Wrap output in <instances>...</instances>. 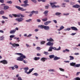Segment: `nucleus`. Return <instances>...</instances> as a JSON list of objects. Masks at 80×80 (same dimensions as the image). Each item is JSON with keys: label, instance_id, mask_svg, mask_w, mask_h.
Returning <instances> with one entry per match:
<instances>
[{"label": "nucleus", "instance_id": "nucleus-1", "mask_svg": "<svg viewBox=\"0 0 80 80\" xmlns=\"http://www.w3.org/2000/svg\"><path fill=\"white\" fill-rule=\"evenodd\" d=\"M52 50H56L57 51L60 50V47H59V48L57 49L55 47H53V46H50L48 50V52H52Z\"/></svg>", "mask_w": 80, "mask_h": 80}, {"label": "nucleus", "instance_id": "nucleus-2", "mask_svg": "<svg viewBox=\"0 0 80 80\" xmlns=\"http://www.w3.org/2000/svg\"><path fill=\"white\" fill-rule=\"evenodd\" d=\"M38 27H40V28H41V29H43V28L45 30H50V27L48 26L42 25H39Z\"/></svg>", "mask_w": 80, "mask_h": 80}, {"label": "nucleus", "instance_id": "nucleus-3", "mask_svg": "<svg viewBox=\"0 0 80 80\" xmlns=\"http://www.w3.org/2000/svg\"><path fill=\"white\" fill-rule=\"evenodd\" d=\"M26 58V56L23 54H22L20 55V56L17 58V60L18 61H22L23 60V59Z\"/></svg>", "mask_w": 80, "mask_h": 80}, {"label": "nucleus", "instance_id": "nucleus-4", "mask_svg": "<svg viewBox=\"0 0 80 80\" xmlns=\"http://www.w3.org/2000/svg\"><path fill=\"white\" fill-rule=\"evenodd\" d=\"M50 4L52 8H59L60 7V6L58 5L56 6L55 5V4H57V2H50Z\"/></svg>", "mask_w": 80, "mask_h": 80}, {"label": "nucleus", "instance_id": "nucleus-5", "mask_svg": "<svg viewBox=\"0 0 80 80\" xmlns=\"http://www.w3.org/2000/svg\"><path fill=\"white\" fill-rule=\"evenodd\" d=\"M28 2V0H25L23 1V3L24 4H21V5L22 7H27V6H29V4H27Z\"/></svg>", "mask_w": 80, "mask_h": 80}, {"label": "nucleus", "instance_id": "nucleus-6", "mask_svg": "<svg viewBox=\"0 0 80 80\" xmlns=\"http://www.w3.org/2000/svg\"><path fill=\"white\" fill-rule=\"evenodd\" d=\"M15 7L16 8H17V9H18V10H21V11H26V10H27V9H23V8H21L20 7V6H16Z\"/></svg>", "mask_w": 80, "mask_h": 80}, {"label": "nucleus", "instance_id": "nucleus-7", "mask_svg": "<svg viewBox=\"0 0 80 80\" xmlns=\"http://www.w3.org/2000/svg\"><path fill=\"white\" fill-rule=\"evenodd\" d=\"M15 20L16 21L19 22H23V21L24 20V18H16Z\"/></svg>", "mask_w": 80, "mask_h": 80}, {"label": "nucleus", "instance_id": "nucleus-8", "mask_svg": "<svg viewBox=\"0 0 80 80\" xmlns=\"http://www.w3.org/2000/svg\"><path fill=\"white\" fill-rule=\"evenodd\" d=\"M9 44H10V45H12V46L14 48L16 47H19V46H20L19 44L16 43H12V42H10Z\"/></svg>", "mask_w": 80, "mask_h": 80}, {"label": "nucleus", "instance_id": "nucleus-9", "mask_svg": "<svg viewBox=\"0 0 80 80\" xmlns=\"http://www.w3.org/2000/svg\"><path fill=\"white\" fill-rule=\"evenodd\" d=\"M0 62V63H2L3 64H4V65L8 64V61L7 60H5L1 61Z\"/></svg>", "mask_w": 80, "mask_h": 80}, {"label": "nucleus", "instance_id": "nucleus-10", "mask_svg": "<svg viewBox=\"0 0 80 80\" xmlns=\"http://www.w3.org/2000/svg\"><path fill=\"white\" fill-rule=\"evenodd\" d=\"M47 60V58L45 57H43L41 58L40 60L42 62H45L46 60Z\"/></svg>", "mask_w": 80, "mask_h": 80}, {"label": "nucleus", "instance_id": "nucleus-11", "mask_svg": "<svg viewBox=\"0 0 80 80\" xmlns=\"http://www.w3.org/2000/svg\"><path fill=\"white\" fill-rule=\"evenodd\" d=\"M48 46H53V42H48L46 44Z\"/></svg>", "mask_w": 80, "mask_h": 80}, {"label": "nucleus", "instance_id": "nucleus-12", "mask_svg": "<svg viewBox=\"0 0 80 80\" xmlns=\"http://www.w3.org/2000/svg\"><path fill=\"white\" fill-rule=\"evenodd\" d=\"M72 7L73 8H80V5L77 4L74 5L72 6Z\"/></svg>", "mask_w": 80, "mask_h": 80}, {"label": "nucleus", "instance_id": "nucleus-13", "mask_svg": "<svg viewBox=\"0 0 80 80\" xmlns=\"http://www.w3.org/2000/svg\"><path fill=\"white\" fill-rule=\"evenodd\" d=\"M51 22H52V21H48L44 23V25H46V26L48 25L49 24V23H50Z\"/></svg>", "mask_w": 80, "mask_h": 80}, {"label": "nucleus", "instance_id": "nucleus-14", "mask_svg": "<svg viewBox=\"0 0 80 80\" xmlns=\"http://www.w3.org/2000/svg\"><path fill=\"white\" fill-rule=\"evenodd\" d=\"M29 69V68L28 67H27L26 68H24V70H25L24 72L25 73H27V74H28V72H27V71Z\"/></svg>", "mask_w": 80, "mask_h": 80}, {"label": "nucleus", "instance_id": "nucleus-15", "mask_svg": "<svg viewBox=\"0 0 80 80\" xmlns=\"http://www.w3.org/2000/svg\"><path fill=\"white\" fill-rule=\"evenodd\" d=\"M71 29H72V30L77 31L78 30V29L77 28L75 27H71Z\"/></svg>", "mask_w": 80, "mask_h": 80}, {"label": "nucleus", "instance_id": "nucleus-16", "mask_svg": "<svg viewBox=\"0 0 80 80\" xmlns=\"http://www.w3.org/2000/svg\"><path fill=\"white\" fill-rule=\"evenodd\" d=\"M16 32V30L15 29H14L12 30H11L9 32V33L11 34H12L13 33H15Z\"/></svg>", "mask_w": 80, "mask_h": 80}, {"label": "nucleus", "instance_id": "nucleus-17", "mask_svg": "<svg viewBox=\"0 0 80 80\" xmlns=\"http://www.w3.org/2000/svg\"><path fill=\"white\" fill-rule=\"evenodd\" d=\"M70 65L71 66H73L75 67V66L76 65V62H70Z\"/></svg>", "mask_w": 80, "mask_h": 80}, {"label": "nucleus", "instance_id": "nucleus-18", "mask_svg": "<svg viewBox=\"0 0 80 80\" xmlns=\"http://www.w3.org/2000/svg\"><path fill=\"white\" fill-rule=\"evenodd\" d=\"M59 59H60V58L58 57L57 56H55V57H54L53 58V60L55 61H56V60H59Z\"/></svg>", "mask_w": 80, "mask_h": 80}, {"label": "nucleus", "instance_id": "nucleus-19", "mask_svg": "<svg viewBox=\"0 0 80 80\" xmlns=\"http://www.w3.org/2000/svg\"><path fill=\"white\" fill-rule=\"evenodd\" d=\"M49 72H56V71L54 69H50L48 70Z\"/></svg>", "mask_w": 80, "mask_h": 80}, {"label": "nucleus", "instance_id": "nucleus-20", "mask_svg": "<svg viewBox=\"0 0 80 80\" xmlns=\"http://www.w3.org/2000/svg\"><path fill=\"white\" fill-rule=\"evenodd\" d=\"M48 13V11H45L44 12V14H45V16H47L48 15V14H47Z\"/></svg>", "mask_w": 80, "mask_h": 80}, {"label": "nucleus", "instance_id": "nucleus-21", "mask_svg": "<svg viewBox=\"0 0 80 80\" xmlns=\"http://www.w3.org/2000/svg\"><path fill=\"white\" fill-rule=\"evenodd\" d=\"M49 57L50 58H51V59H52V58H54V57H55V55H54L53 54L50 55L49 56Z\"/></svg>", "mask_w": 80, "mask_h": 80}, {"label": "nucleus", "instance_id": "nucleus-22", "mask_svg": "<svg viewBox=\"0 0 80 80\" xmlns=\"http://www.w3.org/2000/svg\"><path fill=\"white\" fill-rule=\"evenodd\" d=\"M12 15L14 16L15 17H18V18H19V14H12Z\"/></svg>", "mask_w": 80, "mask_h": 80}, {"label": "nucleus", "instance_id": "nucleus-23", "mask_svg": "<svg viewBox=\"0 0 80 80\" xmlns=\"http://www.w3.org/2000/svg\"><path fill=\"white\" fill-rule=\"evenodd\" d=\"M33 70H34V68H32V69H29V72H28V74H30L31 73V72H32V71Z\"/></svg>", "mask_w": 80, "mask_h": 80}, {"label": "nucleus", "instance_id": "nucleus-24", "mask_svg": "<svg viewBox=\"0 0 80 80\" xmlns=\"http://www.w3.org/2000/svg\"><path fill=\"white\" fill-rule=\"evenodd\" d=\"M4 38H5V37H4V36L2 35L0 37V40L3 41L4 40Z\"/></svg>", "mask_w": 80, "mask_h": 80}, {"label": "nucleus", "instance_id": "nucleus-25", "mask_svg": "<svg viewBox=\"0 0 80 80\" xmlns=\"http://www.w3.org/2000/svg\"><path fill=\"white\" fill-rule=\"evenodd\" d=\"M40 58L39 57H35L34 58L33 60H36V61H37V60H38Z\"/></svg>", "mask_w": 80, "mask_h": 80}, {"label": "nucleus", "instance_id": "nucleus-26", "mask_svg": "<svg viewBox=\"0 0 80 80\" xmlns=\"http://www.w3.org/2000/svg\"><path fill=\"white\" fill-rule=\"evenodd\" d=\"M4 10H7V9H8V8H9V7L7 6H4Z\"/></svg>", "mask_w": 80, "mask_h": 80}, {"label": "nucleus", "instance_id": "nucleus-27", "mask_svg": "<svg viewBox=\"0 0 80 80\" xmlns=\"http://www.w3.org/2000/svg\"><path fill=\"white\" fill-rule=\"evenodd\" d=\"M42 21L43 22H47L48 20V18H44L42 19Z\"/></svg>", "mask_w": 80, "mask_h": 80}, {"label": "nucleus", "instance_id": "nucleus-28", "mask_svg": "<svg viewBox=\"0 0 80 80\" xmlns=\"http://www.w3.org/2000/svg\"><path fill=\"white\" fill-rule=\"evenodd\" d=\"M19 18L20 17V16L22 17V18H23L24 17H25V16L24 15H22V14L19 13Z\"/></svg>", "mask_w": 80, "mask_h": 80}, {"label": "nucleus", "instance_id": "nucleus-29", "mask_svg": "<svg viewBox=\"0 0 80 80\" xmlns=\"http://www.w3.org/2000/svg\"><path fill=\"white\" fill-rule=\"evenodd\" d=\"M43 53L45 55H49V53L46 51H44V52H43Z\"/></svg>", "mask_w": 80, "mask_h": 80}, {"label": "nucleus", "instance_id": "nucleus-30", "mask_svg": "<svg viewBox=\"0 0 80 80\" xmlns=\"http://www.w3.org/2000/svg\"><path fill=\"white\" fill-rule=\"evenodd\" d=\"M69 58H70L69 59L70 60H73L74 59V58L73 57V56H70Z\"/></svg>", "mask_w": 80, "mask_h": 80}, {"label": "nucleus", "instance_id": "nucleus-31", "mask_svg": "<svg viewBox=\"0 0 80 80\" xmlns=\"http://www.w3.org/2000/svg\"><path fill=\"white\" fill-rule=\"evenodd\" d=\"M80 67V64H75V68H78Z\"/></svg>", "mask_w": 80, "mask_h": 80}, {"label": "nucleus", "instance_id": "nucleus-32", "mask_svg": "<svg viewBox=\"0 0 80 80\" xmlns=\"http://www.w3.org/2000/svg\"><path fill=\"white\" fill-rule=\"evenodd\" d=\"M55 15L57 16H59V15H60V12H57L55 13Z\"/></svg>", "mask_w": 80, "mask_h": 80}, {"label": "nucleus", "instance_id": "nucleus-33", "mask_svg": "<svg viewBox=\"0 0 80 80\" xmlns=\"http://www.w3.org/2000/svg\"><path fill=\"white\" fill-rule=\"evenodd\" d=\"M33 75H35L36 77H37V76H38V74L37 73V72H35L34 74H32Z\"/></svg>", "mask_w": 80, "mask_h": 80}, {"label": "nucleus", "instance_id": "nucleus-34", "mask_svg": "<svg viewBox=\"0 0 80 80\" xmlns=\"http://www.w3.org/2000/svg\"><path fill=\"white\" fill-rule=\"evenodd\" d=\"M7 3H9V4H12V2L11 1H8L7 2Z\"/></svg>", "mask_w": 80, "mask_h": 80}, {"label": "nucleus", "instance_id": "nucleus-35", "mask_svg": "<svg viewBox=\"0 0 80 80\" xmlns=\"http://www.w3.org/2000/svg\"><path fill=\"white\" fill-rule=\"evenodd\" d=\"M50 7V5L48 4L47 6H45V9H48V8Z\"/></svg>", "mask_w": 80, "mask_h": 80}, {"label": "nucleus", "instance_id": "nucleus-36", "mask_svg": "<svg viewBox=\"0 0 80 80\" xmlns=\"http://www.w3.org/2000/svg\"><path fill=\"white\" fill-rule=\"evenodd\" d=\"M32 21V19H29L28 20H26V22H30Z\"/></svg>", "mask_w": 80, "mask_h": 80}, {"label": "nucleus", "instance_id": "nucleus-37", "mask_svg": "<svg viewBox=\"0 0 80 80\" xmlns=\"http://www.w3.org/2000/svg\"><path fill=\"white\" fill-rule=\"evenodd\" d=\"M22 61L23 63H25V64H26V63H28V61H26L25 60H24L23 59V60Z\"/></svg>", "mask_w": 80, "mask_h": 80}, {"label": "nucleus", "instance_id": "nucleus-38", "mask_svg": "<svg viewBox=\"0 0 80 80\" xmlns=\"http://www.w3.org/2000/svg\"><path fill=\"white\" fill-rule=\"evenodd\" d=\"M14 67L16 69H18V66L17 65H14Z\"/></svg>", "mask_w": 80, "mask_h": 80}, {"label": "nucleus", "instance_id": "nucleus-39", "mask_svg": "<svg viewBox=\"0 0 80 80\" xmlns=\"http://www.w3.org/2000/svg\"><path fill=\"white\" fill-rule=\"evenodd\" d=\"M2 18L3 19H8V18H7V17H5L4 16H2Z\"/></svg>", "mask_w": 80, "mask_h": 80}, {"label": "nucleus", "instance_id": "nucleus-40", "mask_svg": "<svg viewBox=\"0 0 80 80\" xmlns=\"http://www.w3.org/2000/svg\"><path fill=\"white\" fill-rule=\"evenodd\" d=\"M4 14V11H0V14L1 15H3Z\"/></svg>", "mask_w": 80, "mask_h": 80}, {"label": "nucleus", "instance_id": "nucleus-41", "mask_svg": "<svg viewBox=\"0 0 80 80\" xmlns=\"http://www.w3.org/2000/svg\"><path fill=\"white\" fill-rule=\"evenodd\" d=\"M50 42H54V40L52 39V38H50Z\"/></svg>", "mask_w": 80, "mask_h": 80}, {"label": "nucleus", "instance_id": "nucleus-42", "mask_svg": "<svg viewBox=\"0 0 80 80\" xmlns=\"http://www.w3.org/2000/svg\"><path fill=\"white\" fill-rule=\"evenodd\" d=\"M45 42L44 41H42L41 42V45H43V44H45Z\"/></svg>", "mask_w": 80, "mask_h": 80}, {"label": "nucleus", "instance_id": "nucleus-43", "mask_svg": "<svg viewBox=\"0 0 80 80\" xmlns=\"http://www.w3.org/2000/svg\"><path fill=\"white\" fill-rule=\"evenodd\" d=\"M32 2H33V3H36L37 2V1L36 0H31Z\"/></svg>", "mask_w": 80, "mask_h": 80}, {"label": "nucleus", "instance_id": "nucleus-44", "mask_svg": "<svg viewBox=\"0 0 80 80\" xmlns=\"http://www.w3.org/2000/svg\"><path fill=\"white\" fill-rule=\"evenodd\" d=\"M23 54L22 53H15V55H19L20 56L21 55H22Z\"/></svg>", "mask_w": 80, "mask_h": 80}, {"label": "nucleus", "instance_id": "nucleus-45", "mask_svg": "<svg viewBox=\"0 0 80 80\" xmlns=\"http://www.w3.org/2000/svg\"><path fill=\"white\" fill-rule=\"evenodd\" d=\"M36 49L37 50L40 51V47H37L36 48Z\"/></svg>", "mask_w": 80, "mask_h": 80}, {"label": "nucleus", "instance_id": "nucleus-46", "mask_svg": "<svg viewBox=\"0 0 80 80\" xmlns=\"http://www.w3.org/2000/svg\"><path fill=\"white\" fill-rule=\"evenodd\" d=\"M74 79L75 80H80V78L79 77L76 78Z\"/></svg>", "mask_w": 80, "mask_h": 80}, {"label": "nucleus", "instance_id": "nucleus-47", "mask_svg": "<svg viewBox=\"0 0 80 80\" xmlns=\"http://www.w3.org/2000/svg\"><path fill=\"white\" fill-rule=\"evenodd\" d=\"M15 37V35H10L9 37L11 38H13L14 37Z\"/></svg>", "mask_w": 80, "mask_h": 80}, {"label": "nucleus", "instance_id": "nucleus-48", "mask_svg": "<svg viewBox=\"0 0 80 80\" xmlns=\"http://www.w3.org/2000/svg\"><path fill=\"white\" fill-rule=\"evenodd\" d=\"M64 29V27L63 26H61L60 27V30H62Z\"/></svg>", "mask_w": 80, "mask_h": 80}, {"label": "nucleus", "instance_id": "nucleus-49", "mask_svg": "<svg viewBox=\"0 0 80 80\" xmlns=\"http://www.w3.org/2000/svg\"><path fill=\"white\" fill-rule=\"evenodd\" d=\"M63 15L65 16H67L69 15V13H64Z\"/></svg>", "mask_w": 80, "mask_h": 80}, {"label": "nucleus", "instance_id": "nucleus-50", "mask_svg": "<svg viewBox=\"0 0 80 80\" xmlns=\"http://www.w3.org/2000/svg\"><path fill=\"white\" fill-rule=\"evenodd\" d=\"M60 71H61L63 72L65 71V70L64 69H62V68H60Z\"/></svg>", "mask_w": 80, "mask_h": 80}, {"label": "nucleus", "instance_id": "nucleus-51", "mask_svg": "<svg viewBox=\"0 0 80 80\" xmlns=\"http://www.w3.org/2000/svg\"><path fill=\"white\" fill-rule=\"evenodd\" d=\"M34 13L36 14H38V11H34Z\"/></svg>", "mask_w": 80, "mask_h": 80}, {"label": "nucleus", "instance_id": "nucleus-52", "mask_svg": "<svg viewBox=\"0 0 80 80\" xmlns=\"http://www.w3.org/2000/svg\"><path fill=\"white\" fill-rule=\"evenodd\" d=\"M0 2L3 3H4V1L3 0H0Z\"/></svg>", "mask_w": 80, "mask_h": 80}, {"label": "nucleus", "instance_id": "nucleus-53", "mask_svg": "<svg viewBox=\"0 0 80 80\" xmlns=\"http://www.w3.org/2000/svg\"><path fill=\"white\" fill-rule=\"evenodd\" d=\"M65 51L67 52H70V50H69V49H66Z\"/></svg>", "mask_w": 80, "mask_h": 80}, {"label": "nucleus", "instance_id": "nucleus-54", "mask_svg": "<svg viewBox=\"0 0 80 80\" xmlns=\"http://www.w3.org/2000/svg\"><path fill=\"white\" fill-rule=\"evenodd\" d=\"M39 30L38 28H36L34 30L35 32H37Z\"/></svg>", "mask_w": 80, "mask_h": 80}, {"label": "nucleus", "instance_id": "nucleus-55", "mask_svg": "<svg viewBox=\"0 0 80 80\" xmlns=\"http://www.w3.org/2000/svg\"><path fill=\"white\" fill-rule=\"evenodd\" d=\"M70 30H71V28H68L67 29H66V31H69Z\"/></svg>", "mask_w": 80, "mask_h": 80}, {"label": "nucleus", "instance_id": "nucleus-56", "mask_svg": "<svg viewBox=\"0 0 80 80\" xmlns=\"http://www.w3.org/2000/svg\"><path fill=\"white\" fill-rule=\"evenodd\" d=\"M18 80H22V78L21 77H19L18 78Z\"/></svg>", "mask_w": 80, "mask_h": 80}, {"label": "nucleus", "instance_id": "nucleus-57", "mask_svg": "<svg viewBox=\"0 0 80 80\" xmlns=\"http://www.w3.org/2000/svg\"><path fill=\"white\" fill-rule=\"evenodd\" d=\"M17 41L18 42H20V40H19V38H17Z\"/></svg>", "mask_w": 80, "mask_h": 80}, {"label": "nucleus", "instance_id": "nucleus-58", "mask_svg": "<svg viewBox=\"0 0 80 80\" xmlns=\"http://www.w3.org/2000/svg\"><path fill=\"white\" fill-rule=\"evenodd\" d=\"M30 12L32 14H33V13H35V11H32L31 12Z\"/></svg>", "mask_w": 80, "mask_h": 80}, {"label": "nucleus", "instance_id": "nucleus-59", "mask_svg": "<svg viewBox=\"0 0 80 80\" xmlns=\"http://www.w3.org/2000/svg\"><path fill=\"white\" fill-rule=\"evenodd\" d=\"M11 68H12V70H15V68H14V67H10Z\"/></svg>", "mask_w": 80, "mask_h": 80}, {"label": "nucleus", "instance_id": "nucleus-60", "mask_svg": "<svg viewBox=\"0 0 80 80\" xmlns=\"http://www.w3.org/2000/svg\"><path fill=\"white\" fill-rule=\"evenodd\" d=\"M53 22H54V23H57V20H53Z\"/></svg>", "mask_w": 80, "mask_h": 80}, {"label": "nucleus", "instance_id": "nucleus-61", "mask_svg": "<svg viewBox=\"0 0 80 80\" xmlns=\"http://www.w3.org/2000/svg\"><path fill=\"white\" fill-rule=\"evenodd\" d=\"M37 22H41V20L40 19H37Z\"/></svg>", "mask_w": 80, "mask_h": 80}, {"label": "nucleus", "instance_id": "nucleus-62", "mask_svg": "<svg viewBox=\"0 0 80 80\" xmlns=\"http://www.w3.org/2000/svg\"><path fill=\"white\" fill-rule=\"evenodd\" d=\"M32 35V34H30L28 35V37H31Z\"/></svg>", "mask_w": 80, "mask_h": 80}, {"label": "nucleus", "instance_id": "nucleus-63", "mask_svg": "<svg viewBox=\"0 0 80 80\" xmlns=\"http://www.w3.org/2000/svg\"><path fill=\"white\" fill-rule=\"evenodd\" d=\"M1 22L2 23V24H3L4 23H5V21H4V20H2V21H1Z\"/></svg>", "mask_w": 80, "mask_h": 80}, {"label": "nucleus", "instance_id": "nucleus-64", "mask_svg": "<svg viewBox=\"0 0 80 80\" xmlns=\"http://www.w3.org/2000/svg\"><path fill=\"white\" fill-rule=\"evenodd\" d=\"M80 73V72H77V74H76V76H78L79 74Z\"/></svg>", "mask_w": 80, "mask_h": 80}]
</instances>
